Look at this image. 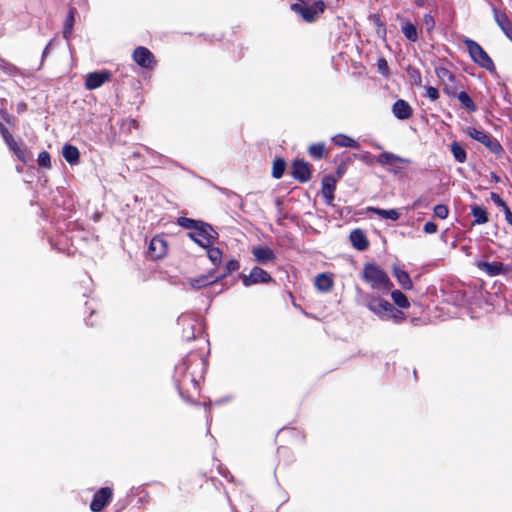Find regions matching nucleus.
Wrapping results in <instances>:
<instances>
[{
	"label": "nucleus",
	"instance_id": "obj_1",
	"mask_svg": "<svg viewBox=\"0 0 512 512\" xmlns=\"http://www.w3.org/2000/svg\"><path fill=\"white\" fill-rule=\"evenodd\" d=\"M203 360L200 357L188 355L175 366L174 380L179 393L183 396L184 392L191 390L197 391L198 382L201 378V372L196 374L194 371L188 372L192 366H203Z\"/></svg>",
	"mask_w": 512,
	"mask_h": 512
},
{
	"label": "nucleus",
	"instance_id": "obj_2",
	"mask_svg": "<svg viewBox=\"0 0 512 512\" xmlns=\"http://www.w3.org/2000/svg\"><path fill=\"white\" fill-rule=\"evenodd\" d=\"M367 308L382 321L400 324L406 320V315L403 311L394 307L393 304L380 297H369L367 301Z\"/></svg>",
	"mask_w": 512,
	"mask_h": 512
},
{
	"label": "nucleus",
	"instance_id": "obj_3",
	"mask_svg": "<svg viewBox=\"0 0 512 512\" xmlns=\"http://www.w3.org/2000/svg\"><path fill=\"white\" fill-rule=\"evenodd\" d=\"M362 278L373 290L383 294L388 293L393 287V283L389 279L387 273L373 263H367L364 265Z\"/></svg>",
	"mask_w": 512,
	"mask_h": 512
},
{
	"label": "nucleus",
	"instance_id": "obj_4",
	"mask_svg": "<svg viewBox=\"0 0 512 512\" xmlns=\"http://www.w3.org/2000/svg\"><path fill=\"white\" fill-rule=\"evenodd\" d=\"M178 324L182 327V338L190 341L202 331V320L197 314L186 313L178 318Z\"/></svg>",
	"mask_w": 512,
	"mask_h": 512
},
{
	"label": "nucleus",
	"instance_id": "obj_5",
	"mask_svg": "<svg viewBox=\"0 0 512 512\" xmlns=\"http://www.w3.org/2000/svg\"><path fill=\"white\" fill-rule=\"evenodd\" d=\"M464 44L470 57L477 65L490 72L495 70L493 60L476 41L467 38L464 40Z\"/></svg>",
	"mask_w": 512,
	"mask_h": 512
},
{
	"label": "nucleus",
	"instance_id": "obj_6",
	"mask_svg": "<svg viewBox=\"0 0 512 512\" xmlns=\"http://www.w3.org/2000/svg\"><path fill=\"white\" fill-rule=\"evenodd\" d=\"M189 237L202 248H206L215 243L218 233L211 225L202 222L195 231L189 233Z\"/></svg>",
	"mask_w": 512,
	"mask_h": 512
},
{
	"label": "nucleus",
	"instance_id": "obj_7",
	"mask_svg": "<svg viewBox=\"0 0 512 512\" xmlns=\"http://www.w3.org/2000/svg\"><path fill=\"white\" fill-rule=\"evenodd\" d=\"M325 3L322 0L314 2L312 5H302L300 3H294L291 5V10L299 14L304 21L313 22L320 14L325 10Z\"/></svg>",
	"mask_w": 512,
	"mask_h": 512
},
{
	"label": "nucleus",
	"instance_id": "obj_8",
	"mask_svg": "<svg viewBox=\"0 0 512 512\" xmlns=\"http://www.w3.org/2000/svg\"><path fill=\"white\" fill-rule=\"evenodd\" d=\"M465 133L473 140L485 145L491 152L495 154L501 153L502 146L500 143L484 130L477 129L475 127H467L465 129Z\"/></svg>",
	"mask_w": 512,
	"mask_h": 512
},
{
	"label": "nucleus",
	"instance_id": "obj_9",
	"mask_svg": "<svg viewBox=\"0 0 512 512\" xmlns=\"http://www.w3.org/2000/svg\"><path fill=\"white\" fill-rule=\"evenodd\" d=\"M168 244L163 236L157 235L153 237L148 245V256L153 259H161L167 254Z\"/></svg>",
	"mask_w": 512,
	"mask_h": 512
},
{
	"label": "nucleus",
	"instance_id": "obj_10",
	"mask_svg": "<svg viewBox=\"0 0 512 512\" xmlns=\"http://www.w3.org/2000/svg\"><path fill=\"white\" fill-rule=\"evenodd\" d=\"M133 60L144 69H153L156 60L152 52L146 47L139 46L133 52Z\"/></svg>",
	"mask_w": 512,
	"mask_h": 512
},
{
	"label": "nucleus",
	"instance_id": "obj_11",
	"mask_svg": "<svg viewBox=\"0 0 512 512\" xmlns=\"http://www.w3.org/2000/svg\"><path fill=\"white\" fill-rule=\"evenodd\" d=\"M241 278L246 287L258 283H268L272 280L268 272L260 267H254L248 275L242 274Z\"/></svg>",
	"mask_w": 512,
	"mask_h": 512
},
{
	"label": "nucleus",
	"instance_id": "obj_12",
	"mask_svg": "<svg viewBox=\"0 0 512 512\" xmlns=\"http://www.w3.org/2000/svg\"><path fill=\"white\" fill-rule=\"evenodd\" d=\"M475 265L480 271L484 272L490 277L504 275L508 272V269L503 265V263L498 261L487 262L478 260L475 262Z\"/></svg>",
	"mask_w": 512,
	"mask_h": 512
},
{
	"label": "nucleus",
	"instance_id": "obj_13",
	"mask_svg": "<svg viewBox=\"0 0 512 512\" xmlns=\"http://www.w3.org/2000/svg\"><path fill=\"white\" fill-rule=\"evenodd\" d=\"M112 498V490L108 487L101 488L93 497L90 508L93 512H100Z\"/></svg>",
	"mask_w": 512,
	"mask_h": 512
},
{
	"label": "nucleus",
	"instance_id": "obj_14",
	"mask_svg": "<svg viewBox=\"0 0 512 512\" xmlns=\"http://www.w3.org/2000/svg\"><path fill=\"white\" fill-rule=\"evenodd\" d=\"M292 175L300 182H306L311 178V167L304 160H296L292 164Z\"/></svg>",
	"mask_w": 512,
	"mask_h": 512
},
{
	"label": "nucleus",
	"instance_id": "obj_15",
	"mask_svg": "<svg viewBox=\"0 0 512 512\" xmlns=\"http://www.w3.org/2000/svg\"><path fill=\"white\" fill-rule=\"evenodd\" d=\"M110 73L107 71L92 72L86 76L85 87L89 90L96 89L108 81Z\"/></svg>",
	"mask_w": 512,
	"mask_h": 512
},
{
	"label": "nucleus",
	"instance_id": "obj_16",
	"mask_svg": "<svg viewBox=\"0 0 512 512\" xmlns=\"http://www.w3.org/2000/svg\"><path fill=\"white\" fill-rule=\"evenodd\" d=\"M392 112L397 119L406 120L412 116L413 109L407 101L399 99L393 104Z\"/></svg>",
	"mask_w": 512,
	"mask_h": 512
},
{
	"label": "nucleus",
	"instance_id": "obj_17",
	"mask_svg": "<svg viewBox=\"0 0 512 512\" xmlns=\"http://www.w3.org/2000/svg\"><path fill=\"white\" fill-rule=\"evenodd\" d=\"M252 254L255 260L261 264L272 262L276 259L275 253L272 249L266 246H257L252 249Z\"/></svg>",
	"mask_w": 512,
	"mask_h": 512
},
{
	"label": "nucleus",
	"instance_id": "obj_18",
	"mask_svg": "<svg viewBox=\"0 0 512 512\" xmlns=\"http://www.w3.org/2000/svg\"><path fill=\"white\" fill-rule=\"evenodd\" d=\"M336 187V180L331 176H325L322 181V195L325 202L331 205L334 200V191Z\"/></svg>",
	"mask_w": 512,
	"mask_h": 512
},
{
	"label": "nucleus",
	"instance_id": "obj_19",
	"mask_svg": "<svg viewBox=\"0 0 512 512\" xmlns=\"http://www.w3.org/2000/svg\"><path fill=\"white\" fill-rule=\"evenodd\" d=\"M494 11V19L503 33L512 41V23L505 13H499L496 9Z\"/></svg>",
	"mask_w": 512,
	"mask_h": 512
},
{
	"label": "nucleus",
	"instance_id": "obj_20",
	"mask_svg": "<svg viewBox=\"0 0 512 512\" xmlns=\"http://www.w3.org/2000/svg\"><path fill=\"white\" fill-rule=\"evenodd\" d=\"M218 280H219V278L213 277V274L209 273L206 275H201L199 277L188 279V284L190 285V287L192 289L198 290V289L206 287L210 284H213V283L217 282Z\"/></svg>",
	"mask_w": 512,
	"mask_h": 512
},
{
	"label": "nucleus",
	"instance_id": "obj_21",
	"mask_svg": "<svg viewBox=\"0 0 512 512\" xmlns=\"http://www.w3.org/2000/svg\"><path fill=\"white\" fill-rule=\"evenodd\" d=\"M471 214L474 218L472 225H482L489 221L487 209L476 204L471 205Z\"/></svg>",
	"mask_w": 512,
	"mask_h": 512
},
{
	"label": "nucleus",
	"instance_id": "obj_22",
	"mask_svg": "<svg viewBox=\"0 0 512 512\" xmlns=\"http://www.w3.org/2000/svg\"><path fill=\"white\" fill-rule=\"evenodd\" d=\"M62 155L70 165L79 163L80 153L76 146L65 144L62 148Z\"/></svg>",
	"mask_w": 512,
	"mask_h": 512
},
{
	"label": "nucleus",
	"instance_id": "obj_23",
	"mask_svg": "<svg viewBox=\"0 0 512 512\" xmlns=\"http://www.w3.org/2000/svg\"><path fill=\"white\" fill-rule=\"evenodd\" d=\"M350 240L352 245L360 251L367 249L369 245L365 234L360 229H356L351 232Z\"/></svg>",
	"mask_w": 512,
	"mask_h": 512
},
{
	"label": "nucleus",
	"instance_id": "obj_24",
	"mask_svg": "<svg viewBox=\"0 0 512 512\" xmlns=\"http://www.w3.org/2000/svg\"><path fill=\"white\" fill-rule=\"evenodd\" d=\"M393 274L396 277L399 284L402 286V288H404L406 290L412 289V287H413L412 280H411L409 274L405 270H403L400 267L395 265V266H393Z\"/></svg>",
	"mask_w": 512,
	"mask_h": 512
},
{
	"label": "nucleus",
	"instance_id": "obj_25",
	"mask_svg": "<svg viewBox=\"0 0 512 512\" xmlns=\"http://www.w3.org/2000/svg\"><path fill=\"white\" fill-rule=\"evenodd\" d=\"M367 210L369 212L377 214L382 219H388V220H392V221H397L401 216V213L398 209L386 210V209H381V208H377V207H368Z\"/></svg>",
	"mask_w": 512,
	"mask_h": 512
},
{
	"label": "nucleus",
	"instance_id": "obj_26",
	"mask_svg": "<svg viewBox=\"0 0 512 512\" xmlns=\"http://www.w3.org/2000/svg\"><path fill=\"white\" fill-rule=\"evenodd\" d=\"M331 140L336 146L339 147H348L355 149L359 148V143L355 139L344 134L333 136Z\"/></svg>",
	"mask_w": 512,
	"mask_h": 512
},
{
	"label": "nucleus",
	"instance_id": "obj_27",
	"mask_svg": "<svg viewBox=\"0 0 512 512\" xmlns=\"http://www.w3.org/2000/svg\"><path fill=\"white\" fill-rule=\"evenodd\" d=\"M207 250V257L216 267L220 266L223 259V252L220 248L214 247V244L205 248Z\"/></svg>",
	"mask_w": 512,
	"mask_h": 512
},
{
	"label": "nucleus",
	"instance_id": "obj_28",
	"mask_svg": "<svg viewBox=\"0 0 512 512\" xmlns=\"http://www.w3.org/2000/svg\"><path fill=\"white\" fill-rule=\"evenodd\" d=\"M332 285H333V281H332L331 277L327 274H324V273L319 274L315 278V286L320 291L328 292L332 288Z\"/></svg>",
	"mask_w": 512,
	"mask_h": 512
},
{
	"label": "nucleus",
	"instance_id": "obj_29",
	"mask_svg": "<svg viewBox=\"0 0 512 512\" xmlns=\"http://www.w3.org/2000/svg\"><path fill=\"white\" fill-rule=\"evenodd\" d=\"M402 33L411 42H416L418 40L417 29H416L415 25L409 21H405L403 23Z\"/></svg>",
	"mask_w": 512,
	"mask_h": 512
},
{
	"label": "nucleus",
	"instance_id": "obj_30",
	"mask_svg": "<svg viewBox=\"0 0 512 512\" xmlns=\"http://www.w3.org/2000/svg\"><path fill=\"white\" fill-rule=\"evenodd\" d=\"M451 152L456 162L464 163L467 160L466 150L458 142L451 144Z\"/></svg>",
	"mask_w": 512,
	"mask_h": 512
},
{
	"label": "nucleus",
	"instance_id": "obj_31",
	"mask_svg": "<svg viewBox=\"0 0 512 512\" xmlns=\"http://www.w3.org/2000/svg\"><path fill=\"white\" fill-rule=\"evenodd\" d=\"M391 297H392V300L393 302L399 307V308H402V309H407L410 307V302L408 300V298L406 297V295L404 293H402L401 291L399 290H394L392 291L391 293Z\"/></svg>",
	"mask_w": 512,
	"mask_h": 512
},
{
	"label": "nucleus",
	"instance_id": "obj_32",
	"mask_svg": "<svg viewBox=\"0 0 512 512\" xmlns=\"http://www.w3.org/2000/svg\"><path fill=\"white\" fill-rule=\"evenodd\" d=\"M402 161V158L390 152H384L378 156V163L381 165H395Z\"/></svg>",
	"mask_w": 512,
	"mask_h": 512
},
{
	"label": "nucleus",
	"instance_id": "obj_33",
	"mask_svg": "<svg viewBox=\"0 0 512 512\" xmlns=\"http://www.w3.org/2000/svg\"><path fill=\"white\" fill-rule=\"evenodd\" d=\"M457 98L460 101L461 105L469 112H475L477 110L476 104L465 91L460 92L457 95Z\"/></svg>",
	"mask_w": 512,
	"mask_h": 512
},
{
	"label": "nucleus",
	"instance_id": "obj_34",
	"mask_svg": "<svg viewBox=\"0 0 512 512\" xmlns=\"http://www.w3.org/2000/svg\"><path fill=\"white\" fill-rule=\"evenodd\" d=\"M74 9H70L68 16L64 23L63 37L68 40L72 34L73 23H74Z\"/></svg>",
	"mask_w": 512,
	"mask_h": 512
},
{
	"label": "nucleus",
	"instance_id": "obj_35",
	"mask_svg": "<svg viewBox=\"0 0 512 512\" xmlns=\"http://www.w3.org/2000/svg\"><path fill=\"white\" fill-rule=\"evenodd\" d=\"M286 168V163L283 159H276L273 163L272 176L279 179L283 176Z\"/></svg>",
	"mask_w": 512,
	"mask_h": 512
},
{
	"label": "nucleus",
	"instance_id": "obj_36",
	"mask_svg": "<svg viewBox=\"0 0 512 512\" xmlns=\"http://www.w3.org/2000/svg\"><path fill=\"white\" fill-rule=\"evenodd\" d=\"M201 221H196L190 218L181 217L178 219V224L186 229H192L195 231L199 225L201 224Z\"/></svg>",
	"mask_w": 512,
	"mask_h": 512
},
{
	"label": "nucleus",
	"instance_id": "obj_37",
	"mask_svg": "<svg viewBox=\"0 0 512 512\" xmlns=\"http://www.w3.org/2000/svg\"><path fill=\"white\" fill-rule=\"evenodd\" d=\"M15 156L22 162L26 163L28 161L27 152L24 148H22L17 142L9 148Z\"/></svg>",
	"mask_w": 512,
	"mask_h": 512
},
{
	"label": "nucleus",
	"instance_id": "obj_38",
	"mask_svg": "<svg viewBox=\"0 0 512 512\" xmlns=\"http://www.w3.org/2000/svg\"><path fill=\"white\" fill-rule=\"evenodd\" d=\"M325 146L323 143H316L309 147V153L312 157L320 159L324 155Z\"/></svg>",
	"mask_w": 512,
	"mask_h": 512
},
{
	"label": "nucleus",
	"instance_id": "obj_39",
	"mask_svg": "<svg viewBox=\"0 0 512 512\" xmlns=\"http://www.w3.org/2000/svg\"><path fill=\"white\" fill-rule=\"evenodd\" d=\"M240 265L239 262L235 259H231L225 264V272L223 275L219 276V279H222L229 275L230 273L237 271L239 269Z\"/></svg>",
	"mask_w": 512,
	"mask_h": 512
},
{
	"label": "nucleus",
	"instance_id": "obj_40",
	"mask_svg": "<svg viewBox=\"0 0 512 512\" xmlns=\"http://www.w3.org/2000/svg\"><path fill=\"white\" fill-rule=\"evenodd\" d=\"M407 73H408V76H409L410 81L412 82V84H414L416 86H421L422 85V77H421V74H420L419 70H417L415 68H409L407 70Z\"/></svg>",
	"mask_w": 512,
	"mask_h": 512
},
{
	"label": "nucleus",
	"instance_id": "obj_41",
	"mask_svg": "<svg viewBox=\"0 0 512 512\" xmlns=\"http://www.w3.org/2000/svg\"><path fill=\"white\" fill-rule=\"evenodd\" d=\"M0 132L3 136L5 143L9 148L16 143L13 136L9 133L8 129L2 124H0Z\"/></svg>",
	"mask_w": 512,
	"mask_h": 512
},
{
	"label": "nucleus",
	"instance_id": "obj_42",
	"mask_svg": "<svg viewBox=\"0 0 512 512\" xmlns=\"http://www.w3.org/2000/svg\"><path fill=\"white\" fill-rule=\"evenodd\" d=\"M0 132L3 136L5 143L9 148L16 143L13 136L9 133L8 129L2 124H0Z\"/></svg>",
	"mask_w": 512,
	"mask_h": 512
},
{
	"label": "nucleus",
	"instance_id": "obj_43",
	"mask_svg": "<svg viewBox=\"0 0 512 512\" xmlns=\"http://www.w3.org/2000/svg\"><path fill=\"white\" fill-rule=\"evenodd\" d=\"M37 162L40 166L49 168L51 166L50 154L46 151H42L38 155Z\"/></svg>",
	"mask_w": 512,
	"mask_h": 512
},
{
	"label": "nucleus",
	"instance_id": "obj_44",
	"mask_svg": "<svg viewBox=\"0 0 512 512\" xmlns=\"http://www.w3.org/2000/svg\"><path fill=\"white\" fill-rule=\"evenodd\" d=\"M449 210L446 205L438 204L434 207V215L440 219H446L448 217Z\"/></svg>",
	"mask_w": 512,
	"mask_h": 512
},
{
	"label": "nucleus",
	"instance_id": "obj_45",
	"mask_svg": "<svg viewBox=\"0 0 512 512\" xmlns=\"http://www.w3.org/2000/svg\"><path fill=\"white\" fill-rule=\"evenodd\" d=\"M490 199L492 200V202L497 205L499 208H501L504 211H506V209H508L509 207L507 206V204L504 202V200L500 197L499 194L495 193V192H492L490 194Z\"/></svg>",
	"mask_w": 512,
	"mask_h": 512
},
{
	"label": "nucleus",
	"instance_id": "obj_46",
	"mask_svg": "<svg viewBox=\"0 0 512 512\" xmlns=\"http://www.w3.org/2000/svg\"><path fill=\"white\" fill-rule=\"evenodd\" d=\"M436 74L443 81H445V80H450V81L454 80V75L447 68H443V67L442 68H437L436 69Z\"/></svg>",
	"mask_w": 512,
	"mask_h": 512
},
{
	"label": "nucleus",
	"instance_id": "obj_47",
	"mask_svg": "<svg viewBox=\"0 0 512 512\" xmlns=\"http://www.w3.org/2000/svg\"><path fill=\"white\" fill-rule=\"evenodd\" d=\"M423 25L428 32L432 31L435 27V20L431 14H425L423 16Z\"/></svg>",
	"mask_w": 512,
	"mask_h": 512
},
{
	"label": "nucleus",
	"instance_id": "obj_48",
	"mask_svg": "<svg viewBox=\"0 0 512 512\" xmlns=\"http://www.w3.org/2000/svg\"><path fill=\"white\" fill-rule=\"evenodd\" d=\"M426 96L432 100V101H436L438 98H439V92L438 90L435 88V87H432V86H428L426 88Z\"/></svg>",
	"mask_w": 512,
	"mask_h": 512
},
{
	"label": "nucleus",
	"instance_id": "obj_49",
	"mask_svg": "<svg viewBox=\"0 0 512 512\" xmlns=\"http://www.w3.org/2000/svg\"><path fill=\"white\" fill-rule=\"evenodd\" d=\"M437 228L438 227L434 222L429 221L424 225L423 230L427 234H433L437 232Z\"/></svg>",
	"mask_w": 512,
	"mask_h": 512
},
{
	"label": "nucleus",
	"instance_id": "obj_50",
	"mask_svg": "<svg viewBox=\"0 0 512 512\" xmlns=\"http://www.w3.org/2000/svg\"><path fill=\"white\" fill-rule=\"evenodd\" d=\"M378 69L379 71L384 74V75H387L388 74V63L385 59H380L378 61Z\"/></svg>",
	"mask_w": 512,
	"mask_h": 512
},
{
	"label": "nucleus",
	"instance_id": "obj_51",
	"mask_svg": "<svg viewBox=\"0 0 512 512\" xmlns=\"http://www.w3.org/2000/svg\"><path fill=\"white\" fill-rule=\"evenodd\" d=\"M504 215L506 221L512 226V212L509 208L504 211Z\"/></svg>",
	"mask_w": 512,
	"mask_h": 512
},
{
	"label": "nucleus",
	"instance_id": "obj_52",
	"mask_svg": "<svg viewBox=\"0 0 512 512\" xmlns=\"http://www.w3.org/2000/svg\"><path fill=\"white\" fill-rule=\"evenodd\" d=\"M426 1H427V0H415V4H416L418 7H423Z\"/></svg>",
	"mask_w": 512,
	"mask_h": 512
},
{
	"label": "nucleus",
	"instance_id": "obj_53",
	"mask_svg": "<svg viewBox=\"0 0 512 512\" xmlns=\"http://www.w3.org/2000/svg\"><path fill=\"white\" fill-rule=\"evenodd\" d=\"M50 46H51V42H49L48 45L45 47V49L42 53V58H44L47 55Z\"/></svg>",
	"mask_w": 512,
	"mask_h": 512
},
{
	"label": "nucleus",
	"instance_id": "obj_54",
	"mask_svg": "<svg viewBox=\"0 0 512 512\" xmlns=\"http://www.w3.org/2000/svg\"><path fill=\"white\" fill-rule=\"evenodd\" d=\"M302 5H307L310 0H297Z\"/></svg>",
	"mask_w": 512,
	"mask_h": 512
},
{
	"label": "nucleus",
	"instance_id": "obj_55",
	"mask_svg": "<svg viewBox=\"0 0 512 512\" xmlns=\"http://www.w3.org/2000/svg\"><path fill=\"white\" fill-rule=\"evenodd\" d=\"M9 71L10 72L15 71V73H16L18 71V69H17V67L9 66Z\"/></svg>",
	"mask_w": 512,
	"mask_h": 512
}]
</instances>
